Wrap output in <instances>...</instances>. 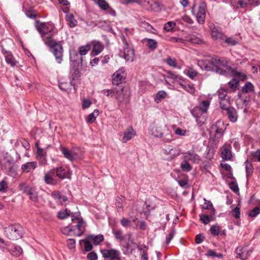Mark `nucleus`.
I'll return each instance as SVG.
<instances>
[{
	"label": "nucleus",
	"instance_id": "obj_1",
	"mask_svg": "<svg viewBox=\"0 0 260 260\" xmlns=\"http://www.w3.org/2000/svg\"><path fill=\"white\" fill-rule=\"evenodd\" d=\"M53 33L42 35L45 44L50 47V51L55 57L56 62L60 63L62 60L63 47L60 42H56L52 38Z\"/></svg>",
	"mask_w": 260,
	"mask_h": 260
},
{
	"label": "nucleus",
	"instance_id": "obj_2",
	"mask_svg": "<svg viewBox=\"0 0 260 260\" xmlns=\"http://www.w3.org/2000/svg\"><path fill=\"white\" fill-rule=\"evenodd\" d=\"M228 67V61L224 59H220L217 56L212 57L208 64L205 66L207 71H212L221 75L226 76L227 71L223 69Z\"/></svg>",
	"mask_w": 260,
	"mask_h": 260
},
{
	"label": "nucleus",
	"instance_id": "obj_3",
	"mask_svg": "<svg viewBox=\"0 0 260 260\" xmlns=\"http://www.w3.org/2000/svg\"><path fill=\"white\" fill-rule=\"evenodd\" d=\"M23 233V228L19 224L10 225L5 229V236L12 240H16L21 238Z\"/></svg>",
	"mask_w": 260,
	"mask_h": 260
},
{
	"label": "nucleus",
	"instance_id": "obj_4",
	"mask_svg": "<svg viewBox=\"0 0 260 260\" xmlns=\"http://www.w3.org/2000/svg\"><path fill=\"white\" fill-rule=\"evenodd\" d=\"M129 95L130 92L127 88L118 86L115 94V99L118 101V105H127L129 102Z\"/></svg>",
	"mask_w": 260,
	"mask_h": 260
},
{
	"label": "nucleus",
	"instance_id": "obj_5",
	"mask_svg": "<svg viewBox=\"0 0 260 260\" xmlns=\"http://www.w3.org/2000/svg\"><path fill=\"white\" fill-rule=\"evenodd\" d=\"M191 12L197 18L200 24H203L205 22L206 16V4L205 3H200L197 9L196 5H193L191 8Z\"/></svg>",
	"mask_w": 260,
	"mask_h": 260
},
{
	"label": "nucleus",
	"instance_id": "obj_6",
	"mask_svg": "<svg viewBox=\"0 0 260 260\" xmlns=\"http://www.w3.org/2000/svg\"><path fill=\"white\" fill-rule=\"evenodd\" d=\"M120 38L123 44V57L126 61H133L134 57V50L131 47L130 45L126 41V40L123 34H121Z\"/></svg>",
	"mask_w": 260,
	"mask_h": 260
},
{
	"label": "nucleus",
	"instance_id": "obj_7",
	"mask_svg": "<svg viewBox=\"0 0 260 260\" xmlns=\"http://www.w3.org/2000/svg\"><path fill=\"white\" fill-rule=\"evenodd\" d=\"M210 105V102L207 100L203 101L200 106L194 107L191 110V113L194 117H198L205 114Z\"/></svg>",
	"mask_w": 260,
	"mask_h": 260
},
{
	"label": "nucleus",
	"instance_id": "obj_8",
	"mask_svg": "<svg viewBox=\"0 0 260 260\" xmlns=\"http://www.w3.org/2000/svg\"><path fill=\"white\" fill-rule=\"evenodd\" d=\"M81 56L79 55L76 50H74L70 51V58L72 62L71 66L75 71L76 75V72L79 73V67L82 66V57Z\"/></svg>",
	"mask_w": 260,
	"mask_h": 260
},
{
	"label": "nucleus",
	"instance_id": "obj_9",
	"mask_svg": "<svg viewBox=\"0 0 260 260\" xmlns=\"http://www.w3.org/2000/svg\"><path fill=\"white\" fill-rule=\"evenodd\" d=\"M101 252L104 258H108L105 260H122L120 257V251L116 249H102Z\"/></svg>",
	"mask_w": 260,
	"mask_h": 260
},
{
	"label": "nucleus",
	"instance_id": "obj_10",
	"mask_svg": "<svg viewBox=\"0 0 260 260\" xmlns=\"http://www.w3.org/2000/svg\"><path fill=\"white\" fill-rule=\"evenodd\" d=\"M252 250L248 249L246 247L239 246L235 250L236 257L242 260H246L250 255Z\"/></svg>",
	"mask_w": 260,
	"mask_h": 260
},
{
	"label": "nucleus",
	"instance_id": "obj_11",
	"mask_svg": "<svg viewBox=\"0 0 260 260\" xmlns=\"http://www.w3.org/2000/svg\"><path fill=\"white\" fill-rule=\"evenodd\" d=\"M210 28L212 37L214 40H222L225 38L220 27L212 25L210 26Z\"/></svg>",
	"mask_w": 260,
	"mask_h": 260
},
{
	"label": "nucleus",
	"instance_id": "obj_12",
	"mask_svg": "<svg viewBox=\"0 0 260 260\" xmlns=\"http://www.w3.org/2000/svg\"><path fill=\"white\" fill-rule=\"evenodd\" d=\"M86 226V222L83 219L79 220L76 225L72 226L75 229L74 236L78 237L82 236L85 231Z\"/></svg>",
	"mask_w": 260,
	"mask_h": 260
},
{
	"label": "nucleus",
	"instance_id": "obj_13",
	"mask_svg": "<svg viewBox=\"0 0 260 260\" xmlns=\"http://www.w3.org/2000/svg\"><path fill=\"white\" fill-rule=\"evenodd\" d=\"M60 150L65 158L71 161H73L76 159V153L70 151L67 147L60 146Z\"/></svg>",
	"mask_w": 260,
	"mask_h": 260
},
{
	"label": "nucleus",
	"instance_id": "obj_14",
	"mask_svg": "<svg viewBox=\"0 0 260 260\" xmlns=\"http://www.w3.org/2000/svg\"><path fill=\"white\" fill-rule=\"evenodd\" d=\"M183 157L184 159L190 160L194 164H199L201 160L200 156L197 154L190 151L185 153Z\"/></svg>",
	"mask_w": 260,
	"mask_h": 260
},
{
	"label": "nucleus",
	"instance_id": "obj_15",
	"mask_svg": "<svg viewBox=\"0 0 260 260\" xmlns=\"http://www.w3.org/2000/svg\"><path fill=\"white\" fill-rule=\"evenodd\" d=\"M37 167V164L36 161L27 162L21 166V169L22 173H29L35 170Z\"/></svg>",
	"mask_w": 260,
	"mask_h": 260
},
{
	"label": "nucleus",
	"instance_id": "obj_16",
	"mask_svg": "<svg viewBox=\"0 0 260 260\" xmlns=\"http://www.w3.org/2000/svg\"><path fill=\"white\" fill-rule=\"evenodd\" d=\"M213 128H215V133L216 135L220 138L224 133V126L223 123L221 121H217L215 125L213 126Z\"/></svg>",
	"mask_w": 260,
	"mask_h": 260
},
{
	"label": "nucleus",
	"instance_id": "obj_17",
	"mask_svg": "<svg viewBox=\"0 0 260 260\" xmlns=\"http://www.w3.org/2000/svg\"><path fill=\"white\" fill-rule=\"evenodd\" d=\"M86 239L92 242L94 245H97L104 241V237L102 234L98 235H89L87 236Z\"/></svg>",
	"mask_w": 260,
	"mask_h": 260
},
{
	"label": "nucleus",
	"instance_id": "obj_18",
	"mask_svg": "<svg viewBox=\"0 0 260 260\" xmlns=\"http://www.w3.org/2000/svg\"><path fill=\"white\" fill-rule=\"evenodd\" d=\"M123 137L122 138V142L126 143L131 140L133 137L136 135V133L132 127H128L125 132H124Z\"/></svg>",
	"mask_w": 260,
	"mask_h": 260
},
{
	"label": "nucleus",
	"instance_id": "obj_19",
	"mask_svg": "<svg viewBox=\"0 0 260 260\" xmlns=\"http://www.w3.org/2000/svg\"><path fill=\"white\" fill-rule=\"evenodd\" d=\"M250 0H233L232 6L236 9L244 8L249 4Z\"/></svg>",
	"mask_w": 260,
	"mask_h": 260
},
{
	"label": "nucleus",
	"instance_id": "obj_20",
	"mask_svg": "<svg viewBox=\"0 0 260 260\" xmlns=\"http://www.w3.org/2000/svg\"><path fill=\"white\" fill-rule=\"evenodd\" d=\"M53 27L51 29H49V26L45 23H41L37 26V29L39 32L42 35H45L50 33H51L53 30Z\"/></svg>",
	"mask_w": 260,
	"mask_h": 260
},
{
	"label": "nucleus",
	"instance_id": "obj_21",
	"mask_svg": "<svg viewBox=\"0 0 260 260\" xmlns=\"http://www.w3.org/2000/svg\"><path fill=\"white\" fill-rule=\"evenodd\" d=\"M226 111L229 119L232 122H236L238 118L237 113L236 109L233 107H231Z\"/></svg>",
	"mask_w": 260,
	"mask_h": 260
},
{
	"label": "nucleus",
	"instance_id": "obj_22",
	"mask_svg": "<svg viewBox=\"0 0 260 260\" xmlns=\"http://www.w3.org/2000/svg\"><path fill=\"white\" fill-rule=\"evenodd\" d=\"M244 164L245 166L247 179L248 180L253 174V167L252 164L249 161L248 159L246 160Z\"/></svg>",
	"mask_w": 260,
	"mask_h": 260
},
{
	"label": "nucleus",
	"instance_id": "obj_23",
	"mask_svg": "<svg viewBox=\"0 0 260 260\" xmlns=\"http://www.w3.org/2000/svg\"><path fill=\"white\" fill-rule=\"evenodd\" d=\"M5 57L6 62L11 64L12 67L17 66L18 63V62L15 59L11 52L7 54Z\"/></svg>",
	"mask_w": 260,
	"mask_h": 260
},
{
	"label": "nucleus",
	"instance_id": "obj_24",
	"mask_svg": "<svg viewBox=\"0 0 260 260\" xmlns=\"http://www.w3.org/2000/svg\"><path fill=\"white\" fill-rule=\"evenodd\" d=\"M103 46L100 43H95L93 46L92 53L94 55H98L103 51Z\"/></svg>",
	"mask_w": 260,
	"mask_h": 260
},
{
	"label": "nucleus",
	"instance_id": "obj_25",
	"mask_svg": "<svg viewBox=\"0 0 260 260\" xmlns=\"http://www.w3.org/2000/svg\"><path fill=\"white\" fill-rule=\"evenodd\" d=\"M184 73L188 76L190 78L193 79L198 75V72L192 68H188L184 70Z\"/></svg>",
	"mask_w": 260,
	"mask_h": 260
},
{
	"label": "nucleus",
	"instance_id": "obj_26",
	"mask_svg": "<svg viewBox=\"0 0 260 260\" xmlns=\"http://www.w3.org/2000/svg\"><path fill=\"white\" fill-rule=\"evenodd\" d=\"M180 168L181 170L186 172H188L192 170V166L188 162V161L186 159L181 162L180 165Z\"/></svg>",
	"mask_w": 260,
	"mask_h": 260
},
{
	"label": "nucleus",
	"instance_id": "obj_27",
	"mask_svg": "<svg viewBox=\"0 0 260 260\" xmlns=\"http://www.w3.org/2000/svg\"><path fill=\"white\" fill-rule=\"evenodd\" d=\"M99 114V110L96 109L94 110L92 113L89 114L87 116L86 119L87 122L89 123H93L95 120V119Z\"/></svg>",
	"mask_w": 260,
	"mask_h": 260
},
{
	"label": "nucleus",
	"instance_id": "obj_28",
	"mask_svg": "<svg viewBox=\"0 0 260 260\" xmlns=\"http://www.w3.org/2000/svg\"><path fill=\"white\" fill-rule=\"evenodd\" d=\"M72 82H61L59 84V88L63 91L70 92L71 91Z\"/></svg>",
	"mask_w": 260,
	"mask_h": 260
},
{
	"label": "nucleus",
	"instance_id": "obj_29",
	"mask_svg": "<svg viewBox=\"0 0 260 260\" xmlns=\"http://www.w3.org/2000/svg\"><path fill=\"white\" fill-rule=\"evenodd\" d=\"M53 171H55L56 176L61 179L67 177L66 175V171L62 167L56 168L55 169H54Z\"/></svg>",
	"mask_w": 260,
	"mask_h": 260
},
{
	"label": "nucleus",
	"instance_id": "obj_30",
	"mask_svg": "<svg viewBox=\"0 0 260 260\" xmlns=\"http://www.w3.org/2000/svg\"><path fill=\"white\" fill-rule=\"evenodd\" d=\"M8 162L10 165H13L9 170V175L12 177H15L17 175V167L14 165V161L13 160H8Z\"/></svg>",
	"mask_w": 260,
	"mask_h": 260
},
{
	"label": "nucleus",
	"instance_id": "obj_31",
	"mask_svg": "<svg viewBox=\"0 0 260 260\" xmlns=\"http://www.w3.org/2000/svg\"><path fill=\"white\" fill-rule=\"evenodd\" d=\"M66 20L71 27H75L77 24V21L75 19L74 16L72 14H68L66 15Z\"/></svg>",
	"mask_w": 260,
	"mask_h": 260
},
{
	"label": "nucleus",
	"instance_id": "obj_32",
	"mask_svg": "<svg viewBox=\"0 0 260 260\" xmlns=\"http://www.w3.org/2000/svg\"><path fill=\"white\" fill-rule=\"evenodd\" d=\"M204 200L205 201V203L204 204L202 205V209L207 210L209 209L210 208H211V213L212 215H214L215 213V210L213 207L212 203L210 201L207 200L205 198L204 199Z\"/></svg>",
	"mask_w": 260,
	"mask_h": 260
},
{
	"label": "nucleus",
	"instance_id": "obj_33",
	"mask_svg": "<svg viewBox=\"0 0 260 260\" xmlns=\"http://www.w3.org/2000/svg\"><path fill=\"white\" fill-rule=\"evenodd\" d=\"M71 215V211L68 209L60 211L57 213V217L60 219H64L68 217Z\"/></svg>",
	"mask_w": 260,
	"mask_h": 260
},
{
	"label": "nucleus",
	"instance_id": "obj_34",
	"mask_svg": "<svg viewBox=\"0 0 260 260\" xmlns=\"http://www.w3.org/2000/svg\"><path fill=\"white\" fill-rule=\"evenodd\" d=\"M22 249L19 246H16L10 250V253L15 256H19L22 253Z\"/></svg>",
	"mask_w": 260,
	"mask_h": 260
},
{
	"label": "nucleus",
	"instance_id": "obj_35",
	"mask_svg": "<svg viewBox=\"0 0 260 260\" xmlns=\"http://www.w3.org/2000/svg\"><path fill=\"white\" fill-rule=\"evenodd\" d=\"M61 232L63 234L66 235L74 236L75 229L72 226H67L63 228Z\"/></svg>",
	"mask_w": 260,
	"mask_h": 260
},
{
	"label": "nucleus",
	"instance_id": "obj_36",
	"mask_svg": "<svg viewBox=\"0 0 260 260\" xmlns=\"http://www.w3.org/2000/svg\"><path fill=\"white\" fill-rule=\"evenodd\" d=\"M20 189L24 193L29 196L33 189L27 185L26 183H21L19 185Z\"/></svg>",
	"mask_w": 260,
	"mask_h": 260
},
{
	"label": "nucleus",
	"instance_id": "obj_37",
	"mask_svg": "<svg viewBox=\"0 0 260 260\" xmlns=\"http://www.w3.org/2000/svg\"><path fill=\"white\" fill-rule=\"evenodd\" d=\"M221 156L223 159L229 160L232 157V152L229 149L225 148L221 152Z\"/></svg>",
	"mask_w": 260,
	"mask_h": 260
},
{
	"label": "nucleus",
	"instance_id": "obj_38",
	"mask_svg": "<svg viewBox=\"0 0 260 260\" xmlns=\"http://www.w3.org/2000/svg\"><path fill=\"white\" fill-rule=\"evenodd\" d=\"M242 91L244 93H249L254 91V86L250 82H247L242 87Z\"/></svg>",
	"mask_w": 260,
	"mask_h": 260
},
{
	"label": "nucleus",
	"instance_id": "obj_39",
	"mask_svg": "<svg viewBox=\"0 0 260 260\" xmlns=\"http://www.w3.org/2000/svg\"><path fill=\"white\" fill-rule=\"evenodd\" d=\"M230 105V101L229 97H228L227 99L223 100L220 101V106L221 109L227 110L228 109H230L231 107Z\"/></svg>",
	"mask_w": 260,
	"mask_h": 260
},
{
	"label": "nucleus",
	"instance_id": "obj_40",
	"mask_svg": "<svg viewBox=\"0 0 260 260\" xmlns=\"http://www.w3.org/2000/svg\"><path fill=\"white\" fill-rule=\"evenodd\" d=\"M167 95V93L163 90L159 91L154 98V101L157 103H159L162 100L164 99Z\"/></svg>",
	"mask_w": 260,
	"mask_h": 260
},
{
	"label": "nucleus",
	"instance_id": "obj_41",
	"mask_svg": "<svg viewBox=\"0 0 260 260\" xmlns=\"http://www.w3.org/2000/svg\"><path fill=\"white\" fill-rule=\"evenodd\" d=\"M152 133L155 137H161L163 135L162 129L160 126H155L152 129Z\"/></svg>",
	"mask_w": 260,
	"mask_h": 260
},
{
	"label": "nucleus",
	"instance_id": "obj_42",
	"mask_svg": "<svg viewBox=\"0 0 260 260\" xmlns=\"http://www.w3.org/2000/svg\"><path fill=\"white\" fill-rule=\"evenodd\" d=\"M180 86L184 89L185 90L190 93H194L195 89L192 85L190 84H183L182 83H179Z\"/></svg>",
	"mask_w": 260,
	"mask_h": 260
},
{
	"label": "nucleus",
	"instance_id": "obj_43",
	"mask_svg": "<svg viewBox=\"0 0 260 260\" xmlns=\"http://www.w3.org/2000/svg\"><path fill=\"white\" fill-rule=\"evenodd\" d=\"M90 49V45L86 44L85 46H82L79 48V53L80 55H84L87 54L88 51Z\"/></svg>",
	"mask_w": 260,
	"mask_h": 260
},
{
	"label": "nucleus",
	"instance_id": "obj_44",
	"mask_svg": "<svg viewBox=\"0 0 260 260\" xmlns=\"http://www.w3.org/2000/svg\"><path fill=\"white\" fill-rule=\"evenodd\" d=\"M224 39V43L228 45L235 46L238 43V41L232 37H227Z\"/></svg>",
	"mask_w": 260,
	"mask_h": 260
},
{
	"label": "nucleus",
	"instance_id": "obj_45",
	"mask_svg": "<svg viewBox=\"0 0 260 260\" xmlns=\"http://www.w3.org/2000/svg\"><path fill=\"white\" fill-rule=\"evenodd\" d=\"M157 43L153 39H148L147 46L148 48L151 50H154L157 47Z\"/></svg>",
	"mask_w": 260,
	"mask_h": 260
},
{
	"label": "nucleus",
	"instance_id": "obj_46",
	"mask_svg": "<svg viewBox=\"0 0 260 260\" xmlns=\"http://www.w3.org/2000/svg\"><path fill=\"white\" fill-rule=\"evenodd\" d=\"M82 242H84V248L86 251H90L92 249L93 246L90 240L87 239L86 241L81 240L80 241V244H81Z\"/></svg>",
	"mask_w": 260,
	"mask_h": 260
},
{
	"label": "nucleus",
	"instance_id": "obj_47",
	"mask_svg": "<svg viewBox=\"0 0 260 260\" xmlns=\"http://www.w3.org/2000/svg\"><path fill=\"white\" fill-rule=\"evenodd\" d=\"M220 230V227L216 225L211 226L210 229V231L211 235L214 236H218L219 234Z\"/></svg>",
	"mask_w": 260,
	"mask_h": 260
},
{
	"label": "nucleus",
	"instance_id": "obj_48",
	"mask_svg": "<svg viewBox=\"0 0 260 260\" xmlns=\"http://www.w3.org/2000/svg\"><path fill=\"white\" fill-rule=\"evenodd\" d=\"M229 187L235 193H237L239 191V188L238 184L237 182L235 180L230 183Z\"/></svg>",
	"mask_w": 260,
	"mask_h": 260
},
{
	"label": "nucleus",
	"instance_id": "obj_49",
	"mask_svg": "<svg viewBox=\"0 0 260 260\" xmlns=\"http://www.w3.org/2000/svg\"><path fill=\"white\" fill-rule=\"evenodd\" d=\"M96 3L103 10H106L109 7L108 4L105 0H97Z\"/></svg>",
	"mask_w": 260,
	"mask_h": 260
},
{
	"label": "nucleus",
	"instance_id": "obj_50",
	"mask_svg": "<svg viewBox=\"0 0 260 260\" xmlns=\"http://www.w3.org/2000/svg\"><path fill=\"white\" fill-rule=\"evenodd\" d=\"M218 98L220 101L225 100L228 97L227 96L226 91L222 88L218 90Z\"/></svg>",
	"mask_w": 260,
	"mask_h": 260
},
{
	"label": "nucleus",
	"instance_id": "obj_51",
	"mask_svg": "<svg viewBox=\"0 0 260 260\" xmlns=\"http://www.w3.org/2000/svg\"><path fill=\"white\" fill-rule=\"evenodd\" d=\"M175 25V23L173 21H169L165 24L164 29L167 31H171L174 29Z\"/></svg>",
	"mask_w": 260,
	"mask_h": 260
},
{
	"label": "nucleus",
	"instance_id": "obj_52",
	"mask_svg": "<svg viewBox=\"0 0 260 260\" xmlns=\"http://www.w3.org/2000/svg\"><path fill=\"white\" fill-rule=\"evenodd\" d=\"M120 223L125 228H129L132 225V221L126 218L121 219Z\"/></svg>",
	"mask_w": 260,
	"mask_h": 260
},
{
	"label": "nucleus",
	"instance_id": "obj_53",
	"mask_svg": "<svg viewBox=\"0 0 260 260\" xmlns=\"http://www.w3.org/2000/svg\"><path fill=\"white\" fill-rule=\"evenodd\" d=\"M113 233L115 236V238L117 240L122 241L124 238V236H123L122 231L121 230L113 231Z\"/></svg>",
	"mask_w": 260,
	"mask_h": 260
},
{
	"label": "nucleus",
	"instance_id": "obj_54",
	"mask_svg": "<svg viewBox=\"0 0 260 260\" xmlns=\"http://www.w3.org/2000/svg\"><path fill=\"white\" fill-rule=\"evenodd\" d=\"M166 61L169 66L174 68L177 66L176 60L174 58H172L169 56L167 58Z\"/></svg>",
	"mask_w": 260,
	"mask_h": 260
},
{
	"label": "nucleus",
	"instance_id": "obj_55",
	"mask_svg": "<svg viewBox=\"0 0 260 260\" xmlns=\"http://www.w3.org/2000/svg\"><path fill=\"white\" fill-rule=\"evenodd\" d=\"M260 213V206L255 207L249 213V216L252 217L256 216Z\"/></svg>",
	"mask_w": 260,
	"mask_h": 260
},
{
	"label": "nucleus",
	"instance_id": "obj_56",
	"mask_svg": "<svg viewBox=\"0 0 260 260\" xmlns=\"http://www.w3.org/2000/svg\"><path fill=\"white\" fill-rule=\"evenodd\" d=\"M116 91V88L113 89H104L101 92L103 94L106 95L107 96H112L113 95H115Z\"/></svg>",
	"mask_w": 260,
	"mask_h": 260
},
{
	"label": "nucleus",
	"instance_id": "obj_57",
	"mask_svg": "<svg viewBox=\"0 0 260 260\" xmlns=\"http://www.w3.org/2000/svg\"><path fill=\"white\" fill-rule=\"evenodd\" d=\"M240 208L238 206L235 207L231 212L232 216L235 218H240Z\"/></svg>",
	"mask_w": 260,
	"mask_h": 260
},
{
	"label": "nucleus",
	"instance_id": "obj_58",
	"mask_svg": "<svg viewBox=\"0 0 260 260\" xmlns=\"http://www.w3.org/2000/svg\"><path fill=\"white\" fill-rule=\"evenodd\" d=\"M125 201V197H117L116 199V205L118 208H123V202Z\"/></svg>",
	"mask_w": 260,
	"mask_h": 260
},
{
	"label": "nucleus",
	"instance_id": "obj_59",
	"mask_svg": "<svg viewBox=\"0 0 260 260\" xmlns=\"http://www.w3.org/2000/svg\"><path fill=\"white\" fill-rule=\"evenodd\" d=\"M189 40L190 42H191L192 43H194V44H201L203 42V41L200 38L196 37L194 35L190 36Z\"/></svg>",
	"mask_w": 260,
	"mask_h": 260
},
{
	"label": "nucleus",
	"instance_id": "obj_60",
	"mask_svg": "<svg viewBox=\"0 0 260 260\" xmlns=\"http://www.w3.org/2000/svg\"><path fill=\"white\" fill-rule=\"evenodd\" d=\"M168 74L169 75L168 77L169 78L172 79L176 81L182 80V77L181 76L175 75L171 71L168 72Z\"/></svg>",
	"mask_w": 260,
	"mask_h": 260
},
{
	"label": "nucleus",
	"instance_id": "obj_61",
	"mask_svg": "<svg viewBox=\"0 0 260 260\" xmlns=\"http://www.w3.org/2000/svg\"><path fill=\"white\" fill-rule=\"evenodd\" d=\"M200 220L204 224H207L210 221V217L206 214H202L200 216Z\"/></svg>",
	"mask_w": 260,
	"mask_h": 260
},
{
	"label": "nucleus",
	"instance_id": "obj_62",
	"mask_svg": "<svg viewBox=\"0 0 260 260\" xmlns=\"http://www.w3.org/2000/svg\"><path fill=\"white\" fill-rule=\"evenodd\" d=\"M213 155V152L212 149L211 148L207 147L205 153V157L208 159H211L212 158Z\"/></svg>",
	"mask_w": 260,
	"mask_h": 260
},
{
	"label": "nucleus",
	"instance_id": "obj_63",
	"mask_svg": "<svg viewBox=\"0 0 260 260\" xmlns=\"http://www.w3.org/2000/svg\"><path fill=\"white\" fill-rule=\"evenodd\" d=\"M44 181L47 184H53V179L49 173L45 174L44 176Z\"/></svg>",
	"mask_w": 260,
	"mask_h": 260
},
{
	"label": "nucleus",
	"instance_id": "obj_64",
	"mask_svg": "<svg viewBox=\"0 0 260 260\" xmlns=\"http://www.w3.org/2000/svg\"><path fill=\"white\" fill-rule=\"evenodd\" d=\"M87 258L89 260H96L98 259V255L94 251H91L87 254Z\"/></svg>",
	"mask_w": 260,
	"mask_h": 260
}]
</instances>
